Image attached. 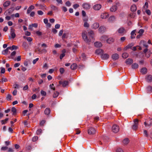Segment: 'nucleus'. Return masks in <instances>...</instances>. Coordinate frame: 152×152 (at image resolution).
I'll list each match as a JSON object with an SVG mask.
<instances>
[{"instance_id":"nucleus-59","label":"nucleus","mask_w":152,"mask_h":152,"mask_svg":"<svg viewBox=\"0 0 152 152\" xmlns=\"http://www.w3.org/2000/svg\"><path fill=\"white\" fill-rule=\"evenodd\" d=\"M37 13L39 15H42L43 14V12L41 10L37 11Z\"/></svg>"},{"instance_id":"nucleus-55","label":"nucleus","mask_w":152,"mask_h":152,"mask_svg":"<svg viewBox=\"0 0 152 152\" xmlns=\"http://www.w3.org/2000/svg\"><path fill=\"white\" fill-rule=\"evenodd\" d=\"M30 13V15L31 17H34V16L35 13L34 12L32 11Z\"/></svg>"},{"instance_id":"nucleus-45","label":"nucleus","mask_w":152,"mask_h":152,"mask_svg":"<svg viewBox=\"0 0 152 152\" xmlns=\"http://www.w3.org/2000/svg\"><path fill=\"white\" fill-rule=\"evenodd\" d=\"M99 120V118L98 116H96L94 118V121L95 123L97 122Z\"/></svg>"},{"instance_id":"nucleus-31","label":"nucleus","mask_w":152,"mask_h":152,"mask_svg":"<svg viewBox=\"0 0 152 152\" xmlns=\"http://www.w3.org/2000/svg\"><path fill=\"white\" fill-rule=\"evenodd\" d=\"M140 72L142 74H145L147 72V69L145 68H142L141 69Z\"/></svg>"},{"instance_id":"nucleus-26","label":"nucleus","mask_w":152,"mask_h":152,"mask_svg":"<svg viewBox=\"0 0 152 152\" xmlns=\"http://www.w3.org/2000/svg\"><path fill=\"white\" fill-rule=\"evenodd\" d=\"M66 52L65 49H64L62 51V53L60 55V58L62 59V58L65 56V53Z\"/></svg>"},{"instance_id":"nucleus-28","label":"nucleus","mask_w":152,"mask_h":152,"mask_svg":"<svg viewBox=\"0 0 152 152\" xmlns=\"http://www.w3.org/2000/svg\"><path fill=\"white\" fill-rule=\"evenodd\" d=\"M147 89L148 93H150L152 92V87L151 86H148L147 88Z\"/></svg>"},{"instance_id":"nucleus-47","label":"nucleus","mask_w":152,"mask_h":152,"mask_svg":"<svg viewBox=\"0 0 152 152\" xmlns=\"http://www.w3.org/2000/svg\"><path fill=\"white\" fill-rule=\"evenodd\" d=\"M42 50H41V49L39 48L36 49L35 50V51L36 52L38 53L39 54L42 53Z\"/></svg>"},{"instance_id":"nucleus-62","label":"nucleus","mask_w":152,"mask_h":152,"mask_svg":"<svg viewBox=\"0 0 152 152\" xmlns=\"http://www.w3.org/2000/svg\"><path fill=\"white\" fill-rule=\"evenodd\" d=\"M8 147L6 146H3L1 147V150L2 151H5L8 149Z\"/></svg>"},{"instance_id":"nucleus-5","label":"nucleus","mask_w":152,"mask_h":152,"mask_svg":"<svg viewBox=\"0 0 152 152\" xmlns=\"http://www.w3.org/2000/svg\"><path fill=\"white\" fill-rule=\"evenodd\" d=\"M144 124L146 127L152 126V119H150L149 121H145L144 122Z\"/></svg>"},{"instance_id":"nucleus-19","label":"nucleus","mask_w":152,"mask_h":152,"mask_svg":"<svg viewBox=\"0 0 152 152\" xmlns=\"http://www.w3.org/2000/svg\"><path fill=\"white\" fill-rule=\"evenodd\" d=\"M83 7L85 9H88L90 8V5L87 3H84L83 4Z\"/></svg>"},{"instance_id":"nucleus-48","label":"nucleus","mask_w":152,"mask_h":152,"mask_svg":"<svg viewBox=\"0 0 152 152\" xmlns=\"http://www.w3.org/2000/svg\"><path fill=\"white\" fill-rule=\"evenodd\" d=\"M40 93L41 94L42 96H45L46 95V92L43 90H41V91Z\"/></svg>"},{"instance_id":"nucleus-58","label":"nucleus","mask_w":152,"mask_h":152,"mask_svg":"<svg viewBox=\"0 0 152 152\" xmlns=\"http://www.w3.org/2000/svg\"><path fill=\"white\" fill-rule=\"evenodd\" d=\"M64 72V68H61L60 69V72L61 74H63Z\"/></svg>"},{"instance_id":"nucleus-63","label":"nucleus","mask_w":152,"mask_h":152,"mask_svg":"<svg viewBox=\"0 0 152 152\" xmlns=\"http://www.w3.org/2000/svg\"><path fill=\"white\" fill-rule=\"evenodd\" d=\"M33 91L34 92H39V88H34L33 89Z\"/></svg>"},{"instance_id":"nucleus-21","label":"nucleus","mask_w":152,"mask_h":152,"mask_svg":"<svg viewBox=\"0 0 152 152\" xmlns=\"http://www.w3.org/2000/svg\"><path fill=\"white\" fill-rule=\"evenodd\" d=\"M106 30V28L104 26H101L99 28V31L100 32H103Z\"/></svg>"},{"instance_id":"nucleus-46","label":"nucleus","mask_w":152,"mask_h":152,"mask_svg":"<svg viewBox=\"0 0 152 152\" xmlns=\"http://www.w3.org/2000/svg\"><path fill=\"white\" fill-rule=\"evenodd\" d=\"M16 54V52L15 51H13L11 54V56L12 58H13V57L15 56Z\"/></svg>"},{"instance_id":"nucleus-20","label":"nucleus","mask_w":152,"mask_h":152,"mask_svg":"<svg viewBox=\"0 0 152 152\" xmlns=\"http://www.w3.org/2000/svg\"><path fill=\"white\" fill-rule=\"evenodd\" d=\"M50 112V109L49 108H46L44 111L45 114L46 115H49Z\"/></svg>"},{"instance_id":"nucleus-29","label":"nucleus","mask_w":152,"mask_h":152,"mask_svg":"<svg viewBox=\"0 0 152 152\" xmlns=\"http://www.w3.org/2000/svg\"><path fill=\"white\" fill-rule=\"evenodd\" d=\"M114 41V39L112 38H110L108 39H107L106 40L107 42L109 44L112 43Z\"/></svg>"},{"instance_id":"nucleus-4","label":"nucleus","mask_w":152,"mask_h":152,"mask_svg":"<svg viewBox=\"0 0 152 152\" xmlns=\"http://www.w3.org/2000/svg\"><path fill=\"white\" fill-rule=\"evenodd\" d=\"M88 132L89 134H94L96 133V130L94 128L91 127L89 128Z\"/></svg>"},{"instance_id":"nucleus-22","label":"nucleus","mask_w":152,"mask_h":152,"mask_svg":"<svg viewBox=\"0 0 152 152\" xmlns=\"http://www.w3.org/2000/svg\"><path fill=\"white\" fill-rule=\"evenodd\" d=\"M77 67V65L75 63L73 64L71 66L70 68L72 70L76 69Z\"/></svg>"},{"instance_id":"nucleus-32","label":"nucleus","mask_w":152,"mask_h":152,"mask_svg":"<svg viewBox=\"0 0 152 152\" xmlns=\"http://www.w3.org/2000/svg\"><path fill=\"white\" fill-rule=\"evenodd\" d=\"M117 9V6H113L110 8V10L111 12H115Z\"/></svg>"},{"instance_id":"nucleus-38","label":"nucleus","mask_w":152,"mask_h":152,"mask_svg":"<svg viewBox=\"0 0 152 152\" xmlns=\"http://www.w3.org/2000/svg\"><path fill=\"white\" fill-rule=\"evenodd\" d=\"M108 37L107 36H103L101 38V40L102 41H104L106 40Z\"/></svg>"},{"instance_id":"nucleus-64","label":"nucleus","mask_w":152,"mask_h":152,"mask_svg":"<svg viewBox=\"0 0 152 152\" xmlns=\"http://www.w3.org/2000/svg\"><path fill=\"white\" fill-rule=\"evenodd\" d=\"M116 152H124V151L121 148H118L117 149Z\"/></svg>"},{"instance_id":"nucleus-17","label":"nucleus","mask_w":152,"mask_h":152,"mask_svg":"<svg viewBox=\"0 0 152 152\" xmlns=\"http://www.w3.org/2000/svg\"><path fill=\"white\" fill-rule=\"evenodd\" d=\"M94 46L96 47H101L102 46L101 43L99 42H96L94 43Z\"/></svg>"},{"instance_id":"nucleus-44","label":"nucleus","mask_w":152,"mask_h":152,"mask_svg":"<svg viewBox=\"0 0 152 152\" xmlns=\"http://www.w3.org/2000/svg\"><path fill=\"white\" fill-rule=\"evenodd\" d=\"M115 19V18L114 16H111L109 18V20L110 21H113Z\"/></svg>"},{"instance_id":"nucleus-42","label":"nucleus","mask_w":152,"mask_h":152,"mask_svg":"<svg viewBox=\"0 0 152 152\" xmlns=\"http://www.w3.org/2000/svg\"><path fill=\"white\" fill-rule=\"evenodd\" d=\"M18 48L17 46L13 45L11 47H10V50H16Z\"/></svg>"},{"instance_id":"nucleus-54","label":"nucleus","mask_w":152,"mask_h":152,"mask_svg":"<svg viewBox=\"0 0 152 152\" xmlns=\"http://www.w3.org/2000/svg\"><path fill=\"white\" fill-rule=\"evenodd\" d=\"M38 139V137L37 136H34L33 137L32 139V141L35 142Z\"/></svg>"},{"instance_id":"nucleus-27","label":"nucleus","mask_w":152,"mask_h":152,"mask_svg":"<svg viewBox=\"0 0 152 152\" xmlns=\"http://www.w3.org/2000/svg\"><path fill=\"white\" fill-rule=\"evenodd\" d=\"M137 10L136 6L134 5L133 4L132 5L131 7V10L132 12L135 11Z\"/></svg>"},{"instance_id":"nucleus-18","label":"nucleus","mask_w":152,"mask_h":152,"mask_svg":"<svg viewBox=\"0 0 152 152\" xmlns=\"http://www.w3.org/2000/svg\"><path fill=\"white\" fill-rule=\"evenodd\" d=\"M99 26V24L98 23H94L92 26V28L94 29H96Z\"/></svg>"},{"instance_id":"nucleus-60","label":"nucleus","mask_w":152,"mask_h":152,"mask_svg":"<svg viewBox=\"0 0 152 152\" xmlns=\"http://www.w3.org/2000/svg\"><path fill=\"white\" fill-rule=\"evenodd\" d=\"M79 7V5L77 4H75L73 5V7L75 9H76Z\"/></svg>"},{"instance_id":"nucleus-23","label":"nucleus","mask_w":152,"mask_h":152,"mask_svg":"<svg viewBox=\"0 0 152 152\" xmlns=\"http://www.w3.org/2000/svg\"><path fill=\"white\" fill-rule=\"evenodd\" d=\"M134 45L133 43L129 44L128 45L125 47L124 48V49L125 50H126L129 48H131Z\"/></svg>"},{"instance_id":"nucleus-9","label":"nucleus","mask_w":152,"mask_h":152,"mask_svg":"<svg viewBox=\"0 0 152 152\" xmlns=\"http://www.w3.org/2000/svg\"><path fill=\"white\" fill-rule=\"evenodd\" d=\"M109 55L108 54L105 53L102 54L101 56V58L104 60H106L108 59L109 57Z\"/></svg>"},{"instance_id":"nucleus-56","label":"nucleus","mask_w":152,"mask_h":152,"mask_svg":"<svg viewBox=\"0 0 152 152\" xmlns=\"http://www.w3.org/2000/svg\"><path fill=\"white\" fill-rule=\"evenodd\" d=\"M42 130L41 129H39L37 130L36 132L37 134L39 135L42 132Z\"/></svg>"},{"instance_id":"nucleus-39","label":"nucleus","mask_w":152,"mask_h":152,"mask_svg":"<svg viewBox=\"0 0 152 152\" xmlns=\"http://www.w3.org/2000/svg\"><path fill=\"white\" fill-rule=\"evenodd\" d=\"M151 53L152 54V52L151 53L150 51H148L146 53H145L146 57L148 58H149L150 57Z\"/></svg>"},{"instance_id":"nucleus-53","label":"nucleus","mask_w":152,"mask_h":152,"mask_svg":"<svg viewBox=\"0 0 152 152\" xmlns=\"http://www.w3.org/2000/svg\"><path fill=\"white\" fill-rule=\"evenodd\" d=\"M144 32V30H143V29H140L138 33L139 34L142 35V34Z\"/></svg>"},{"instance_id":"nucleus-13","label":"nucleus","mask_w":152,"mask_h":152,"mask_svg":"<svg viewBox=\"0 0 152 152\" xmlns=\"http://www.w3.org/2000/svg\"><path fill=\"white\" fill-rule=\"evenodd\" d=\"M10 34L11 37L12 39L14 38L15 37L16 34L15 33V30L13 28H11Z\"/></svg>"},{"instance_id":"nucleus-1","label":"nucleus","mask_w":152,"mask_h":152,"mask_svg":"<svg viewBox=\"0 0 152 152\" xmlns=\"http://www.w3.org/2000/svg\"><path fill=\"white\" fill-rule=\"evenodd\" d=\"M87 33V32L85 31H84L82 32V36L84 41L87 43L91 42H94V39L93 31H90L88 32V34Z\"/></svg>"},{"instance_id":"nucleus-2","label":"nucleus","mask_w":152,"mask_h":152,"mask_svg":"<svg viewBox=\"0 0 152 152\" xmlns=\"http://www.w3.org/2000/svg\"><path fill=\"white\" fill-rule=\"evenodd\" d=\"M112 130L113 132L117 133L119 131V127L118 125L114 124L112 126Z\"/></svg>"},{"instance_id":"nucleus-7","label":"nucleus","mask_w":152,"mask_h":152,"mask_svg":"<svg viewBox=\"0 0 152 152\" xmlns=\"http://www.w3.org/2000/svg\"><path fill=\"white\" fill-rule=\"evenodd\" d=\"M104 51L101 49H97L95 51V53L97 55H101L103 53Z\"/></svg>"},{"instance_id":"nucleus-51","label":"nucleus","mask_w":152,"mask_h":152,"mask_svg":"<svg viewBox=\"0 0 152 152\" xmlns=\"http://www.w3.org/2000/svg\"><path fill=\"white\" fill-rule=\"evenodd\" d=\"M16 110L14 107H13L12 109V112L13 113V114H15L16 113Z\"/></svg>"},{"instance_id":"nucleus-43","label":"nucleus","mask_w":152,"mask_h":152,"mask_svg":"<svg viewBox=\"0 0 152 152\" xmlns=\"http://www.w3.org/2000/svg\"><path fill=\"white\" fill-rule=\"evenodd\" d=\"M51 8L53 10H58V7L53 5H51Z\"/></svg>"},{"instance_id":"nucleus-10","label":"nucleus","mask_w":152,"mask_h":152,"mask_svg":"<svg viewBox=\"0 0 152 152\" xmlns=\"http://www.w3.org/2000/svg\"><path fill=\"white\" fill-rule=\"evenodd\" d=\"M101 5L100 4H97L95 5L93 7V8L95 10H98L101 8Z\"/></svg>"},{"instance_id":"nucleus-61","label":"nucleus","mask_w":152,"mask_h":152,"mask_svg":"<svg viewBox=\"0 0 152 152\" xmlns=\"http://www.w3.org/2000/svg\"><path fill=\"white\" fill-rule=\"evenodd\" d=\"M75 131L76 132V134H79L80 132V131L79 129H76Z\"/></svg>"},{"instance_id":"nucleus-25","label":"nucleus","mask_w":152,"mask_h":152,"mask_svg":"<svg viewBox=\"0 0 152 152\" xmlns=\"http://www.w3.org/2000/svg\"><path fill=\"white\" fill-rule=\"evenodd\" d=\"M118 32L120 34L124 33L125 32V30L124 28L123 27L120 28L118 30Z\"/></svg>"},{"instance_id":"nucleus-24","label":"nucleus","mask_w":152,"mask_h":152,"mask_svg":"<svg viewBox=\"0 0 152 152\" xmlns=\"http://www.w3.org/2000/svg\"><path fill=\"white\" fill-rule=\"evenodd\" d=\"M146 81L148 82H151L152 81V76L149 75L147 76L146 78Z\"/></svg>"},{"instance_id":"nucleus-12","label":"nucleus","mask_w":152,"mask_h":152,"mask_svg":"<svg viewBox=\"0 0 152 152\" xmlns=\"http://www.w3.org/2000/svg\"><path fill=\"white\" fill-rule=\"evenodd\" d=\"M34 5H31L28 9L27 11V14H28L30 13L32 10L34 9Z\"/></svg>"},{"instance_id":"nucleus-57","label":"nucleus","mask_w":152,"mask_h":152,"mask_svg":"<svg viewBox=\"0 0 152 152\" xmlns=\"http://www.w3.org/2000/svg\"><path fill=\"white\" fill-rule=\"evenodd\" d=\"M89 24L87 22H84V26L85 27H89Z\"/></svg>"},{"instance_id":"nucleus-40","label":"nucleus","mask_w":152,"mask_h":152,"mask_svg":"<svg viewBox=\"0 0 152 152\" xmlns=\"http://www.w3.org/2000/svg\"><path fill=\"white\" fill-rule=\"evenodd\" d=\"M8 118H6L4 120H2L1 121V124H5L7 121H8Z\"/></svg>"},{"instance_id":"nucleus-41","label":"nucleus","mask_w":152,"mask_h":152,"mask_svg":"<svg viewBox=\"0 0 152 152\" xmlns=\"http://www.w3.org/2000/svg\"><path fill=\"white\" fill-rule=\"evenodd\" d=\"M59 95V93L58 92H55L53 94V96L54 98H56L58 97Z\"/></svg>"},{"instance_id":"nucleus-3","label":"nucleus","mask_w":152,"mask_h":152,"mask_svg":"<svg viewBox=\"0 0 152 152\" xmlns=\"http://www.w3.org/2000/svg\"><path fill=\"white\" fill-rule=\"evenodd\" d=\"M134 124L133 125L132 129L134 130H136L138 126V120L137 119H135L134 120Z\"/></svg>"},{"instance_id":"nucleus-30","label":"nucleus","mask_w":152,"mask_h":152,"mask_svg":"<svg viewBox=\"0 0 152 152\" xmlns=\"http://www.w3.org/2000/svg\"><path fill=\"white\" fill-rule=\"evenodd\" d=\"M136 32V30H134L131 33V37L132 39H133L135 38V35H136L135 32Z\"/></svg>"},{"instance_id":"nucleus-35","label":"nucleus","mask_w":152,"mask_h":152,"mask_svg":"<svg viewBox=\"0 0 152 152\" xmlns=\"http://www.w3.org/2000/svg\"><path fill=\"white\" fill-rule=\"evenodd\" d=\"M140 44H142L143 46L145 48H147L148 47V45L146 44V42L142 40L140 42Z\"/></svg>"},{"instance_id":"nucleus-33","label":"nucleus","mask_w":152,"mask_h":152,"mask_svg":"<svg viewBox=\"0 0 152 152\" xmlns=\"http://www.w3.org/2000/svg\"><path fill=\"white\" fill-rule=\"evenodd\" d=\"M129 142V140L128 138H125L123 141V143L124 145H126Z\"/></svg>"},{"instance_id":"nucleus-14","label":"nucleus","mask_w":152,"mask_h":152,"mask_svg":"<svg viewBox=\"0 0 152 152\" xmlns=\"http://www.w3.org/2000/svg\"><path fill=\"white\" fill-rule=\"evenodd\" d=\"M109 16V14L107 13H104L101 14V18L102 19H105Z\"/></svg>"},{"instance_id":"nucleus-15","label":"nucleus","mask_w":152,"mask_h":152,"mask_svg":"<svg viewBox=\"0 0 152 152\" xmlns=\"http://www.w3.org/2000/svg\"><path fill=\"white\" fill-rule=\"evenodd\" d=\"M133 62V60L131 58H128L126 61V63L127 65H131Z\"/></svg>"},{"instance_id":"nucleus-8","label":"nucleus","mask_w":152,"mask_h":152,"mask_svg":"<svg viewBox=\"0 0 152 152\" xmlns=\"http://www.w3.org/2000/svg\"><path fill=\"white\" fill-rule=\"evenodd\" d=\"M38 25L37 23H34L29 25L28 26V29L30 30H32L33 27L36 28L37 27Z\"/></svg>"},{"instance_id":"nucleus-34","label":"nucleus","mask_w":152,"mask_h":152,"mask_svg":"<svg viewBox=\"0 0 152 152\" xmlns=\"http://www.w3.org/2000/svg\"><path fill=\"white\" fill-rule=\"evenodd\" d=\"M132 68L136 69L138 67V65L136 63H134L132 65Z\"/></svg>"},{"instance_id":"nucleus-50","label":"nucleus","mask_w":152,"mask_h":152,"mask_svg":"<svg viewBox=\"0 0 152 152\" xmlns=\"http://www.w3.org/2000/svg\"><path fill=\"white\" fill-rule=\"evenodd\" d=\"M11 96L10 94H8L6 97V99L7 100L10 101L11 100Z\"/></svg>"},{"instance_id":"nucleus-37","label":"nucleus","mask_w":152,"mask_h":152,"mask_svg":"<svg viewBox=\"0 0 152 152\" xmlns=\"http://www.w3.org/2000/svg\"><path fill=\"white\" fill-rule=\"evenodd\" d=\"M10 4V2L9 1H7L5 2L3 6L4 7H7Z\"/></svg>"},{"instance_id":"nucleus-16","label":"nucleus","mask_w":152,"mask_h":152,"mask_svg":"<svg viewBox=\"0 0 152 152\" xmlns=\"http://www.w3.org/2000/svg\"><path fill=\"white\" fill-rule=\"evenodd\" d=\"M112 58L113 60H117L119 58L118 55L117 53L114 54L112 55Z\"/></svg>"},{"instance_id":"nucleus-36","label":"nucleus","mask_w":152,"mask_h":152,"mask_svg":"<svg viewBox=\"0 0 152 152\" xmlns=\"http://www.w3.org/2000/svg\"><path fill=\"white\" fill-rule=\"evenodd\" d=\"M129 56V54L126 53H124L122 55V57L124 58H126Z\"/></svg>"},{"instance_id":"nucleus-52","label":"nucleus","mask_w":152,"mask_h":152,"mask_svg":"<svg viewBox=\"0 0 152 152\" xmlns=\"http://www.w3.org/2000/svg\"><path fill=\"white\" fill-rule=\"evenodd\" d=\"M8 80L6 78L3 77L2 78L0 82L3 83V82H6Z\"/></svg>"},{"instance_id":"nucleus-6","label":"nucleus","mask_w":152,"mask_h":152,"mask_svg":"<svg viewBox=\"0 0 152 152\" xmlns=\"http://www.w3.org/2000/svg\"><path fill=\"white\" fill-rule=\"evenodd\" d=\"M68 81H59V83L60 85H61L63 87H65L68 84Z\"/></svg>"},{"instance_id":"nucleus-11","label":"nucleus","mask_w":152,"mask_h":152,"mask_svg":"<svg viewBox=\"0 0 152 152\" xmlns=\"http://www.w3.org/2000/svg\"><path fill=\"white\" fill-rule=\"evenodd\" d=\"M10 47H7L6 49L2 51V54L3 55H6L8 53H10V52L9 51V50H10Z\"/></svg>"},{"instance_id":"nucleus-49","label":"nucleus","mask_w":152,"mask_h":152,"mask_svg":"<svg viewBox=\"0 0 152 152\" xmlns=\"http://www.w3.org/2000/svg\"><path fill=\"white\" fill-rule=\"evenodd\" d=\"M148 7V3L147 2H146L143 6V8L145 9H146Z\"/></svg>"}]
</instances>
